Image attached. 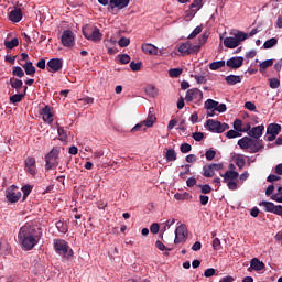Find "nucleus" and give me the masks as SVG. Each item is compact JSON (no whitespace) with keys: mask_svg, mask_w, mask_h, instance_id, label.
<instances>
[{"mask_svg":"<svg viewBox=\"0 0 282 282\" xmlns=\"http://www.w3.org/2000/svg\"><path fill=\"white\" fill-rule=\"evenodd\" d=\"M12 75L18 77V78H23L24 77V72L20 66H15V67H13Z\"/></svg>","mask_w":282,"mask_h":282,"instance_id":"42","label":"nucleus"},{"mask_svg":"<svg viewBox=\"0 0 282 282\" xmlns=\"http://www.w3.org/2000/svg\"><path fill=\"white\" fill-rule=\"evenodd\" d=\"M177 159L175 150L174 149H167L165 153V160L167 162H173Z\"/></svg>","mask_w":282,"mask_h":282,"instance_id":"34","label":"nucleus"},{"mask_svg":"<svg viewBox=\"0 0 282 282\" xmlns=\"http://www.w3.org/2000/svg\"><path fill=\"white\" fill-rule=\"evenodd\" d=\"M4 45L8 50H14L15 47L19 46V39H12L10 41H6Z\"/></svg>","mask_w":282,"mask_h":282,"instance_id":"38","label":"nucleus"},{"mask_svg":"<svg viewBox=\"0 0 282 282\" xmlns=\"http://www.w3.org/2000/svg\"><path fill=\"white\" fill-rule=\"evenodd\" d=\"M230 35L232 36L224 39L223 41L224 46L229 50L239 47L241 43L248 39V33L239 30H234L232 32H230Z\"/></svg>","mask_w":282,"mask_h":282,"instance_id":"2","label":"nucleus"},{"mask_svg":"<svg viewBox=\"0 0 282 282\" xmlns=\"http://www.w3.org/2000/svg\"><path fill=\"white\" fill-rule=\"evenodd\" d=\"M40 116H42L45 122L51 123L54 121V115L52 112V108H50L48 106H45L42 110H40Z\"/></svg>","mask_w":282,"mask_h":282,"instance_id":"16","label":"nucleus"},{"mask_svg":"<svg viewBox=\"0 0 282 282\" xmlns=\"http://www.w3.org/2000/svg\"><path fill=\"white\" fill-rule=\"evenodd\" d=\"M216 273V270L215 269H207L204 271V276L209 279L210 276H214Z\"/></svg>","mask_w":282,"mask_h":282,"instance_id":"63","label":"nucleus"},{"mask_svg":"<svg viewBox=\"0 0 282 282\" xmlns=\"http://www.w3.org/2000/svg\"><path fill=\"white\" fill-rule=\"evenodd\" d=\"M24 96H25V93L24 94H14V95L10 96V102H12V104L21 102L23 100Z\"/></svg>","mask_w":282,"mask_h":282,"instance_id":"39","label":"nucleus"},{"mask_svg":"<svg viewBox=\"0 0 282 282\" xmlns=\"http://www.w3.org/2000/svg\"><path fill=\"white\" fill-rule=\"evenodd\" d=\"M170 77L172 78H177L178 76H181L183 74V69L182 68H173L170 69Z\"/></svg>","mask_w":282,"mask_h":282,"instance_id":"46","label":"nucleus"},{"mask_svg":"<svg viewBox=\"0 0 282 282\" xmlns=\"http://www.w3.org/2000/svg\"><path fill=\"white\" fill-rule=\"evenodd\" d=\"M265 264L263 262H261L258 258H253L250 261V268L248 269V271L250 272L251 269L254 271H262L264 270Z\"/></svg>","mask_w":282,"mask_h":282,"instance_id":"22","label":"nucleus"},{"mask_svg":"<svg viewBox=\"0 0 282 282\" xmlns=\"http://www.w3.org/2000/svg\"><path fill=\"white\" fill-rule=\"evenodd\" d=\"M63 68V61L58 57H55V58H51L48 62H47V70L50 73H57V72H61Z\"/></svg>","mask_w":282,"mask_h":282,"instance_id":"12","label":"nucleus"},{"mask_svg":"<svg viewBox=\"0 0 282 282\" xmlns=\"http://www.w3.org/2000/svg\"><path fill=\"white\" fill-rule=\"evenodd\" d=\"M281 126L278 123H271L268 128H267V133L268 134H276L279 135L281 132Z\"/></svg>","mask_w":282,"mask_h":282,"instance_id":"28","label":"nucleus"},{"mask_svg":"<svg viewBox=\"0 0 282 282\" xmlns=\"http://www.w3.org/2000/svg\"><path fill=\"white\" fill-rule=\"evenodd\" d=\"M200 50H202V45H192L189 41H186L178 46V52L183 56L197 54L200 52Z\"/></svg>","mask_w":282,"mask_h":282,"instance_id":"6","label":"nucleus"},{"mask_svg":"<svg viewBox=\"0 0 282 282\" xmlns=\"http://www.w3.org/2000/svg\"><path fill=\"white\" fill-rule=\"evenodd\" d=\"M152 110H153V108L149 110L148 117H147V119L143 121V123H144V126H145L147 128L153 127V124H154L155 121H156L155 113H154Z\"/></svg>","mask_w":282,"mask_h":282,"instance_id":"25","label":"nucleus"},{"mask_svg":"<svg viewBox=\"0 0 282 282\" xmlns=\"http://www.w3.org/2000/svg\"><path fill=\"white\" fill-rule=\"evenodd\" d=\"M229 191H237L238 189V183L236 181H227Z\"/></svg>","mask_w":282,"mask_h":282,"instance_id":"60","label":"nucleus"},{"mask_svg":"<svg viewBox=\"0 0 282 282\" xmlns=\"http://www.w3.org/2000/svg\"><path fill=\"white\" fill-rule=\"evenodd\" d=\"M215 111H218L219 113H224V112L227 111V106H226L225 104H220V105L218 104V105L216 106Z\"/></svg>","mask_w":282,"mask_h":282,"instance_id":"62","label":"nucleus"},{"mask_svg":"<svg viewBox=\"0 0 282 282\" xmlns=\"http://www.w3.org/2000/svg\"><path fill=\"white\" fill-rule=\"evenodd\" d=\"M276 45H278V40L275 37H273V39L267 40L264 42V45H262V47L264 50H271V48H273Z\"/></svg>","mask_w":282,"mask_h":282,"instance_id":"36","label":"nucleus"},{"mask_svg":"<svg viewBox=\"0 0 282 282\" xmlns=\"http://www.w3.org/2000/svg\"><path fill=\"white\" fill-rule=\"evenodd\" d=\"M234 129L237 131V132H240L242 131V120L240 119H236L234 121Z\"/></svg>","mask_w":282,"mask_h":282,"instance_id":"53","label":"nucleus"},{"mask_svg":"<svg viewBox=\"0 0 282 282\" xmlns=\"http://www.w3.org/2000/svg\"><path fill=\"white\" fill-rule=\"evenodd\" d=\"M10 85L15 90H19L23 87V82L21 79L15 78V77H11L10 78Z\"/></svg>","mask_w":282,"mask_h":282,"instance_id":"30","label":"nucleus"},{"mask_svg":"<svg viewBox=\"0 0 282 282\" xmlns=\"http://www.w3.org/2000/svg\"><path fill=\"white\" fill-rule=\"evenodd\" d=\"M226 66V62L224 59H220V61H216V62H213L209 64V68L212 70H217L221 67H225Z\"/></svg>","mask_w":282,"mask_h":282,"instance_id":"31","label":"nucleus"},{"mask_svg":"<svg viewBox=\"0 0 282 282\" xmlns=\"http://www.w3.org/2000/svg\"><path fill=\"white\" fill-rule=\"evenodd\" d=\"M193 138L195 141L200 142L205 138L204 132H194Z\"/></svg>","mask_w":282,"mask_h":282,"instance_id":"59","label":"nucleus"},{"mask_svg":"<svg viewBox=\"0 0 282 282\" xmlns=\"http://www.w3.org/2000/svg\"><path fill=\"white\" fill-rule=\"evenodd\" d=\"M236 165L238 166L239 170H242L246 165V160L242 156H238L236 159Z\"/></svg>","mask_w":282,"mask_h":282,"instance_id":"54","label":"nucleus"},{"mask_svg":"<svg viewBox=\"0 0 282 282\" xmlns=\"http://www.w3.org/2000/svg\"><path fill=\"white\" fill-rule=\"evenodd\" d=\"M142 51L149 55H158V47L151 43L142 44Z\"/></svg>","mask_w":282,"mask_h":282,"instance_id":"23","label":"nucleus"},{"mask_svg":"<svg viewBox=\"0 0 282 282\" xmlns=\"http://www.w3.org/2000/svg\"><path fill=\"white\" fill-rule=\"evenodd\" d=\"M18 241L25 251L33 250L41 241V234L36 228L24 225L19 229Z\"/></svg>","mask_w":282,"mask_h":282,"instance_id":"1","label":"nucleus"},{"mask_svg":"<svg viewBox=\"0 0 282 282\" xmlns=\"http://www.w3.org/2000/svg\"><path fill=\"white\" fill-rule=\"evenodd\" d=\"M263 131H264V126H258L251 129L248 132V135L251 137V139L253 138L256 140H259L262 137Z\"/></svg>","mask_w":282,"mask_h":282,"instance_id":"21","label":"nucleus"},{"mask_svg":"<svg viewBox=\"0 0 282 282\" xmlns=\"http://www.w3.org/2000/svg\"><path fill=\"white\" fill-rule=\"evenodd\" d=\"M259 206L264 208L268 213H273L280 217H282V205H275L272 202L262 200L259 203Z\"/></svg>","mask_w":282,"mask_h":282,"instance_id":"8","label":"nucleus"},{"mask_svg":"<svg viewBox=\"0 0 282 282\" xmlns=\"http://www.w3.org/2000/svg\"><path fill=\"white\" fill-rule=\"evenodd\" d=\"M214 175H215V172L212 170V166L209 164L203 165L204 177H213Z\"/></svg>","mask_w":282,"mask_h":282,"instance_id":"33","label":"nucleus"},{"mask_svg":"<svg viewBox=\"0 0 282 282\" xmlns=\"http://www.w3.org/2000/svg\"><path fill=\"white\" fill-rule=\"evenodd\" d=\"M56 229L59 230L62 234H66L69 231V228L67 227L66 223L59 220L55 224Z\"/></svg>","mask_w":282,"mask_h":282,"instance_id":"37","label":"nucleus"},{"mask_svg":"<svg viewBox=\"0 0 282 282\" xmlns=\"http://www.w3.org/2000/svg\"><path fill=\"white\" fill-rule=\"evenodd\" d=\"M57 135H59L61 141L67 140V131L63 127L57 128Z\"/></svg>","mask_w":282,"mask_h":282,"instance_id":"43","label":"nucleus"},{"mask_svg":"<svg viewBox=\"0 0 282 282\" xmlns=\"http://www.w3.org/2000/svg\"><path fill=\"white\" fill-rule=\"evenodd\" d=\"M220 176L224 178L223 183H227L230 181H235L239 178V173L232 170H229L227 172H225L224 174H220Z\"/></svg>","mask_w":282,"mask_h":282,"instance_id":"20","label":"nucleus"},{"mask_svg":"<svg viewBox=\"0 0 282 282\" xmlns=\"http://www.w3.org/2000/svg\"><path fill=\"white\" fill-rule=\"evenodd\" d=\"M130 69H132V72H139L142 67V63L138 62L135 63L134 61L130 62L129 64Z\"/></svg>","mask_w":282,"mask_h":282,"instance_id":"47","label":"nucleus"},{"mask_svg":"<svg viewBox=\"0 0 282 282\" xmlns=\"http://www.w3.org/2000/svg\"><path fill=\"white\" fill-rule=\"evenodd\" d=\"M187 240V227L186 225H181L175 230L174 243H185Z\"/></svg>","mask_w":282,"mask_h":282,"instance_id":"11","label":"nucleus"},{"mask_svg":"<svg viewBox=\"0 0 282 282\" xmlns=\"http://www.w3.org/2000/svg\"><path fill=\"white\" fill-rule=\"evenodd\" d=\"M21 192L18 186L11 185L7 191H6V197L10 204H17L21 199Z\"/></svg>","mask_w":282,"mask_h":282,"instance_id":"7","label":"nucleus"},{"mask_svg":"<svg viewBox=\"0 0 282 282\" xmlns=\"http://www.w3.org/2000/svg\"><path fill=\"white\" fill-rule=\"evenodd\" d=\"M251 142H252V138L245 137V138H241L240 140H238V147L241 150H248V149L250 150Z\"/></svg>","mask_w":282,"mask_h":282,"instance_id":"24","label":"nucleus"},{"mask_svg":"<svg viewBox=\"0 0 282 282\" xmlns=\"http://www.w3.org/2000/svg\"><path fill=\"white\" fill-rule=\"evenodd\" d=\"M274 65V61L273 59H265L263 62H261L259 64V72L260 73H264V70L268 68V67H272Z\"/></svg>","mask_w":282,"mask_h":282,"instance_id":"29","label":"nucleus"},{"mask_svg":"<svg viewBox=\"0 0 282 282\" xmlns=\"http://www.w3.org/2000/svg\"><path fill=\"white\" fill-rule=\"evenodd\" d=\"M207 40H208V34L207 33L202 34L200 37L198 39V42H199L198 46L205 45Z\"/></svg>","mask_w":282,"mask_h":282,"instance_id":"61","label":"nucleus"},{"mask_svg":"<svg viewBox=\"0 0 282 282\" xmlns=\"http://www.w3.org/2000/svg\"><path fill=\"white\" fill-rule=\"evenodd\" d=\"M62 44L64 47L72 48L75 46V34L72 30H65L62 34Z\"/></svg>","mask_w":282,"mask_h":282,"instance_id":"10","label":"nucleus"},{"mask_svg":"<svg viewBox=\"0 0 282 282\" xmlns=\"http://www.w3.org/2000/svg\"><path fill=\"white\" fill-rule=\"evenodd\" d=\"M194 78L198 85H205L207 83V78L205 75H195Z\"/></svg>","mask_w":282,"mask_h":282,"instance_id":"52","label":"nucleus"},{"mask_svg":"<svg viewBox=\"0 0 282 282\" xmlns=\"http://www.w3.org/2000/svg\"><path fill=\"white\" fill-rule=\"evenodd\" d=\"M180 150H181V153L183 154H187L192 151V145L188 144V143H183L181 147H180Z\"/></svg>","mask_w":282,"mask_h":282,"instance_id":"49","label":"nucleus"},{"mask_svg":"<svg viewBox=\"0 0 282 282\" xmlns=\"http://www.w3.org/2000/svg\"><path fill=\"white\" fill-rule=\"evenodd\" d=\"M83 34L85 39L94 43H98L102 39V34L100 33V30L98 29V26H95V25L86 24L83 28Z\"/></svg>","mask_w":282,"mask_h":282,"instance_id":"5","label":"nucleus"},{"mask_svg":"<svg viewBox=\"0 0 282 282\" xmlns=\"http://www.w3.org/2000/svg\"><path fill=\"white\" fill-rule=\"evenodd\" d=\"M245 107H246L248 110H250V111L257 110V106H254V102H251V101H247V102L245 104Z\"/></svg>","mask_w":282,"mask_h":282,"instance_id":"64","label":"nucleus"},{"mask_svg":"<svg viewBox=\"0 0 282 282\" xmlns=\"http://www.w3.org/2000/svg\"><path fill=\"white\" fill-rule=\"evenodd\" d=\"M61 154L59 148H53L46 155H45V170L52 171L57 169L59 161L58 156Z\"/></svg>","mask_w":282,"mask_h":282,"instance_id":"4","label":"nucleus"},{"mask_svg":"<svg viewBox=\"0 0 282 282\" xmlns=\"http://www.w3.org/2000/svg\"><path fill=\"white\" fill-rule=\"evenodd\" d=\"M9 19L11 22L13 23H19L21 22V20L23 19V12L21 8H14L10 14H9Z\"/></svg>","mask_w":282,"mask_h":282,"instance_id":"17","label":"nucleus"},{"mask_svg":"<svg viewBox=\"0 0 282 282\" xmlns=\"http://www.w3.org/2000/svg\"><path fill=\"white\" fill-rule=\"evenodd\" d=\"M204 99V94L202 90L197 89V88H193L186 91L185 95V101L186 102H202Z\"/></svg>","mask_w":282,"mask_h":282,"instance_id":"9","label":"nucleus"},{"mask_svg":"<svg viewBox=\"0 0 282 282\" xmlns=\"http://www.w3.org/2000/svg\"><path fill=\"white\" fill-rule=\"evenodd\" d=\"M53 247L56 254L61 256L63 259L69 260L74 256V251L69 247V243L63 239H54Z\"/></svg>","mask_w":282,"mask_h":282,"instance_id":"3","label":"nucleus"},{"mask_svg":"<svg viewBox=\"0 0 282 282\" xmlns=\"http://www.w3.org/2000/svg\"><path fill=\"white\" fill-rule=\"evenodd\" d=\"M217 155V152L215 150H207L205 152V158L207 159V161H213L214 158Z\"/></svg>","mask_w":282,"mask_h":282,"instance_id":"50","label":"nucleus"},{"mask_svg":"<svg viewBox=\"0 0 282 282\" xmlns=\"http://www.w3.org/2000/svg\"><path fill=\"white\" fill-rule=\"evenodd\" d=\"M245 57H230L226 65L227 67L237 69L243 66Z\"/></svg>","mask_w":282,"mask_h":282,"instance_id":"15","label":"nucleus"},{"mask_svg":"<svg viewBox=\"0 0 282 282\" xmlns=\"http://www.w3.org/2000/svg\"><path fill=\"white\" fill-rule=\"evenodd\" d=\"M217 105H219L218 101L213 100V99H207V101H205V104H204V107L207 110H213V109L216 110L217 109Z\"/></svg>","mask_w":282,"mask_h":282,"instance_id":"35","label":"nucleus"},{"mask_svg":"<svg viewBox=\"0 0 282 282\" xmlns=\"http://www.w3.org/2000/svg\"><path fill=\"white\" fill-rule=\"evenodd\" d=\"M205 127L213 133L221 134V122L213 119L207 120Z\"/></svg>","mask_w":282,"mask_h":282,"instance_id":"13","label":"nucleus"},{"mask_svg":"<svg viewBox=\"0 0 282 282\" xmlns=\"http://www.w3.org/2000/svg\"><path fill=\"white\" fill-rule=\"evenodd\" d=\"M23 68L25 70V74L28 76H34L36 73V67L33 65V62L28 61L24 65Z\"/></svg>","mask_w":282,"mask_h":282,"instance_id":"27","label":"nucleus"},{"mask_svg":"<svg viewBox=\"0 0 282 282\" xmlns=\"http://www.w3.org/2000/svg\"><path fill=\"white\" fill-rule=\"evenodd\" d=\"M25 171L30 173L32 176L36 175V160L35 158H26L25 160Z\"/></svg>","mask_w":282,"mask_h":282,"instance_id":"14","label":"nucleus"},{"mask_svg":"<svg viewBox=\"0 0 282 282\" xmlns=\"http://www.w3.org/2000/svg\"><path fill=\"white\" fill-rule=\"evenodd\" d=\"M130 4V0H109V7L111 9H119V10H123L126 8H128Z\"/></svg>","mask_w":282,"mask_h":282,"instance_id":"18","label":"nucleus"},{"mask_svg":"<svg viewBox=\"0 0 282 282\" xmlns=\"http://www.w3.org/2000/svg\"><path fill=\"white\" fill-rule=\"evenodd\" d=\"M209 167H212L213 172H219L224 169V164L223 163H210L208 164Z\"/></svg>","mask_w":282,"mask_h":282,"instance_id":"51","label":"nucleus"},{"mask_svg":"<svg viewBox=\"0 0 282 282\" xmlns=\"http://www.w3.org/2000/svg\"><path fill=\"white\" fill-rule=\"evenodd\" d=\"M226 137L229 139H234V138H241L242 134L238 130L230 129L229 131H227Z\"/></svg>","mask_w":282,"mask_h":282,"instance_id":"40","label":"nucleus"},{"mask_svg":"<svg viewBox=\"0 0 282 282\" xmlns=\"http://www.w3.org/2000/svg\"><path fill=\"white\" fill-rule=\"evenodd\" d=\"M213 248L216 251L221 249V240L219 238H214V240H213Z\"/></svg>","mask_w":282,"mask_h":282,"instance_id":"56","label":"nucleus"},{"mask_svg":"<svg viewBox=\"0 0 282 282\" xmlns=\"http://www.w3.org/2000/svg\"><path fill=\"white\" fill-rule=\"evenodd\" d=\"M145 94L149 97L155 98L158 96V89L153 85H148L145 87Z\"/></svg>","mask_w":282,"mask_h":282,"instance_id":"32","label":"nucleus"},{"mask_svg":"<svg viewBox=\"0 0 282 282\" xmlns=\"http://www.w3.org/2000/svg\"><path fill=\"white\" fill-rule=\"evenodd\" d=\"M130 45V40L127 39V37H121L119 40V46L122 47V48H126Z\"/></svg>","mask_w":282,"mask_h":282,"instance_id":"55","label":"nucleus"},{"mask_svg":"<svg viewBox=\"0 0 282 282\" xmlns=\"http://www.w3.org/2000/svg\"><path fill=\"white\" fill-rule=\"evenodd\" d=\"M119 62L122 65H128L131 62V57L129 55H127V54L119 55Z\"/></svg>","mask_w":282,"mask_h":282,"instance_id":"48","label":"nucleus"},{"mask_svg":"<svg viewBox=\"0 0 282 282\" xmlns=\"http://www.w3.org/2000/svg\"><path fill=\"white\" fill-rule=\"evenodd\" d=\"M270 87L272 89H278L280 87V80L278 78L270 79Z\"/></svg>","mask_w":282,"mask_h":282,"instance_id":"57","label":"nucleus"},{"mask_svg":"<svg viewBox=\"0 0 282 282\" xmlns=\"http://www.w3.org/2000/svg\"><path fill=\"white\" fill-rule=\"evenodd\" d=\"M202 194H209L212 192V187L209 184L199 185Z\"/></svg>","mask_w":282,"mask_h":282,"instance_id":"58","label":"nucleus"},{"mask_svg":"<svg viewBox=\"0 0 282 282\" xmlns=\"http://www.w3.org/2000/svg\"><path fill=\"white\" fill-rule=\"evenodd\" d=\"M225 82L228 85H238L242 82V78L240 75H228L227 77H225Z\"/></svg>","mask_w":282,"mask_h":282,"instance_id":"26","label":"nucleus"},{"mask_svg":"<svg viewBox=\"0 0 282 282\" xmlns=\"http://www.w3.org/2000/svg\"><path fill=\"white\" fill-rule=\"evenodd\" d=\"M33 191V186L32 185H25L22 187V192H23V200L26 199V197L30 195V193H32Z\"/></svg>","mask_w":282,"mask_h":282,"instance_id":"45","label":"nucleus"},{"mask_svg":"<svg viewBox=\"0 0 282 282\" xmlns=\"http://www.w3.org/2000/svg\"><path fill=\"white\" fill-rule=\"evenodd\" d=\"M203 32V25H198L194 29V31L191 33L189 36H187V40H193L195 39L197 35H199Z\"/></svg>","mask_w":282,"mask_h":282,"instance_id":"41","label":"nucleus"},{"mask_svg":"<svg viewBox=\"0 0 282 282\" xmlns=\"http://www.w3.org/2000/svg\"><path fill=\"white\" fill-rule=\"evenodd\" d=\"M202 8H203V0H194L189 7V9H193L195 11H199Z\"/></svg>","mask_w":282,"mask_h":282,"instance_id":"44","label":"nucleus"},{"mask_svg":"<svg viewBox=\"0 0 282 282\" xmlns=\"http://www.w3.org/2000/svg\"><path fill=\"white\" fill-rule=\"evenodd\" d=\"M264 148L263 141L259 139H252L250 147V154H257Z\"/></svg>","mask_w":282,"mask_h":282,"instance_id":"19","label":"nucleus"}]
</instances>
